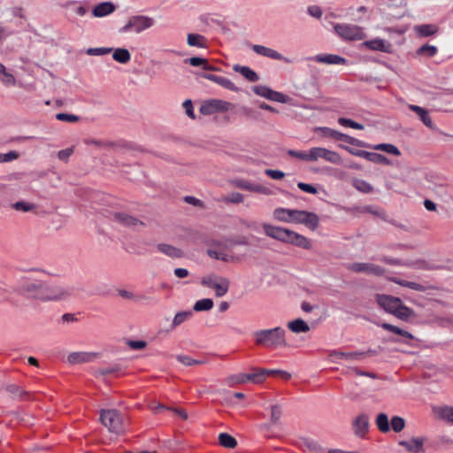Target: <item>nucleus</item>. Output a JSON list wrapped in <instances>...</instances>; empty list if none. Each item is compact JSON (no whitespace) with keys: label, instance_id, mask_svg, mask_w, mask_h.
<instances>
[{"label":"nucleus","instance_id":"f257e3e1","mask_svg":"<svg viewBox=\"0 0 453 453\" xmlns=\"http://www.w3.org/2000/svg\"><path fill=\"white\" fill-rule=\"evenodd\" d=\"M255 343L268 349L287 346L286 331L280 326L257 330L254 333Z\"/></svg>","mask_w":453,"mask_h":453},{"label":"nucleus","instance_id":"f03ea898","mask_svg":"<svg viewBox=\"0 0 453 453\" xmlns=\"http://www.w3.org/2000/svg\"><path fill=\"white\" fill-rule=\"evenodd\" d=\"M376 302L385 311L393 314L399 319L408 320L415 315L414 311L405 306L398 297L388 295H377Z\"/></svg>","mask_w":453,"mask_h":453},{"label":"nucleus","instance_id":"7ed1b4c3","mask_svg":"<svg viewBox=\"0 0 453 453\" xmlns=\"http://www.w3.org/2000/svg\"><path fill=\"white\" fill-rule=\"evenodd\" d=\"M35 289V296L45 300H65L73 295V289L69 286L53 284L46 286L45 289L47 293L42 294L43 287L42 285H36L32 283L29 285L28 289Z\"/></svg>","mask_w":453,"mask_h":453},{"label":"nucleus","instance_id":"20e7f679","mask_svg":"<svg viewBox=\"0 0 453 453\" xmlns=\"http://www.w3.org/2000/svg\"><path fill=\"white\" fill-rule=\"evenodd\" d=\"M100 421L110 433L121 434L125 431V418L116 409H102Z\"/></svg>","mask_w":453,"mask_h":453},{"label":"nucleus","instance_id":"39448f33","mask_svg":"<svg viewBox=\"0 0 453 453\" xmlns=\"http://www.w3.org/2000/svg\"><path fill=\"white\" fill-rule=\"evenodd\" d=\"M336 35L345 41H360L366 38L364 28L357 25L337 23L334 25Z\"/></svg>","mask_w":453,"mask_h":453},{"label":"nucleus","instance_id":"423d86ee","mask_svg":"<svg viewBox=\"0 0 453 453\" xmlns=\"http://www.w3.org/2000/svg\"><path fill=\"white\" fill-rule=\"evenodd\" d=\"M154 25V19L144 15H137L129 18L125 26H123L119 31L121 33L134 32L140 34L144 30L152 27Z\"/></svg>","mask_w":453,"mask_h":453},{"label":"nucleus","instance_id":"0eeeda50","mask_svg":"<svg viewBox=\"0 0 453 453\" xmlns=\"http://www.w3.org/2000/svg\"><path fill=\"white\" fill-rule=\"evenodd\" d=\"M201 284L206 288L214 289L215 296L221 297L227 293L230 282L224 277L207 275L202 278Z\"/></svg>","mask_w":453,"mask_h":453},{"label":"nucleus","instance_id":"6e6552de","mask_svg":"<svg viewBox=\"0 0 453 453\" xmlns=\"http://www.w3.org/2000/svg\"><path fill=\"white\" fill-rule=\"evenodd\" d=\"M310 162L318 161L319 158L334 165H342V159L339 153L323 147H313L309 150Z\"/></svg>","mask_w":453,"mask_h":453},{"label":"nucleus","instance_id":"1a4fd4ad","mask_svg":"<svg viewBox=\"0 0 453 453\" xmlns=\"http://www.w3.org/2000/svg\"><path fill=\"white\" fill-rule=\"evenodd\" d=\"M319 216L313 212L295 210L292 223L303 224L308 228L315 230L319 226Z\"/></svg>","mask_w":453,"mask_h":453},{"label":"nucleus","instance_id":"9d476101","mask_svg":"<svg viewBox=\"0 0 453 453\" xmlns=\"http://www.w3.org/2000/svg\"><path fill=\"white\" fill-rule=\"evenodd\" d=\"M207 255L210 257L224 262L232 260V257L227 253V246L221 242H211L207 249Z\"/></svg>","mask_w":453,"mask_h":453},{"label":"nucleus","instance_id":"9b49d317","mask_svg":"<svg viewBox=\"0 0 453 453\" xmlns=\"http://www.w3.org/2000/svg\"><path fill=\"white\" fill-rule=\"evenodd\" d=\"M348 269L353 273H364L369 275L380 276L384 274L385 269L372 263H352Z\"/></svg>","mask_w":453,"mask_h":453},{"label":"nucleus","instance_id":"f8f14e48","mask_svg":"<svg viewBox=\"0 0 453 453\" xmlns=\"http://www.w3.org/2000/svg\"><path fill=\"white\" fill-rule=\"evenodd\" d=\"M230 103L220 100L211 99L204 102L200 106V112L203 115H211L218 111H226L229 110Z\"/></svg>","mask_w":453,"mask_h":453},{"label":"nucleus","instance_id":"ddd939ff","mask_svg":"<svg viewBox=\"0 0 453 453\" xmlns=\"http://www.w3.org/2000/svg\"><path fill=\"white\" fill-rule=\"evenodd\" d=\"M369 417L365 413H360L352 422L353 432L356 436L363 438L369 430Z\"/></svg>","mask_w":453,"mask_h":453},{"label":"nucleus","instance_id":"4468645a","mask_svg":"<svg viewBox=\"0 0 453 453\" xmlns=\"http://www.w3.org/2000/svg\"><path fill=\"white\" fill-rule=\"evenodd\" d=\"M251 49L257 55L265 57V58H271L273 60H280V61H284L286 63H289V60L287 58L283 57L280 52H278L277 50H275L272 48H269V47H266L264 45H260V44H254L251 46Z\"/></svg>","mask_w":453,"mask_h":453},{"label":"nucleus","instance_id":"2eb2a0df","mask_svg":"<svg viewBox=\"0 0 453 453\" xmlns=\"http://www.w3.org/2000/svg\"><path fill=\"white\" fill-rule=\"evenodd\" d=\"M263 229L267 236L277 241L286 242L289 229L276 226L267 223L263 224Z\"/></svg>","mask_w":453,"mask_h":453},{"label":"nucleus","instance_id":"dca6fc26","mask_svg":"<svg viewBox=\"0 0 453 453\" xmlns=\"http://www.w3.org/2000/svg\"><path fill=\"white\" fill-rule=\"evenodd\" d=\"M362 46L371 50L386 53L392 52V44L389 42L380 38H374L369 41H365L362 43Z\"/></svg>","mask_w":453,"mask_h":453},{"label":"nucleus","instance_id":"f3484780","mask_svg":"<svg viewBox=\"0 0 453 453\" xmlns=\"http://www.w3.org/2000/svg\"><path fill=\"white\" fill-rule=\"evenodd\" d=\"M424 437H412L407 441H400L399 445L403 446L410 453H424Z\"/></svg>","mask_w":453,"mask_h":453},{"label":"nucleus","instance_id":"a211bd4d","mask_svg":"<svg viewBox=\"0 0 453 453\" xmlns=\"http://www.w3.org/2000/svg\"><path fill=\"white\" fill-rule=\"evenodd\" d=\"M97 357L96 352H73L68 355L67 361L71 365H79L92 362Z\"/></svg>","mask_w":453,"mask_h":453},{"label":"nucleus","instance_id":"6ab92c4d","mask_svg":"<svg viewBox=\"0 0 453 453\" xmlns=\"http://www.w3.org/2000/svg\"><path fill=\"white\" fill-rule=\"evenodd\" d=\"M113 217L115 221L127 227L138 228L143 225L141 220L125 212L115 213Z\"/></svg>","mask_w":453,"mask_h":453},{"label":"nucleus","instance_id":"aec40b11","mask_svg":"<svg viewBox=\"0 0 453 453\" xmlns=\"http://www.w3.org/2000/svg\"><path fill=\"white\" fill-rule=\"evenodd\" d=\"M311 59L317 63L326 65H345L347 63L344 58L335 54H318Z\"/></svg>","mask_w":453,"mask_h":453},{"label":"nucleus","instance_id":"412c9836","mask_svg":"<svg viewBox=\"0 0 453 453\" xmlns=\"http://www.w3.org/2000/svg\"><path fill=\"white\" fill-rule=\"evenodd\" d=\"M286 243H290L305 250L311 248V243L309 239L291 230H288Z\"/></svg>","mask_w":453,"mask_h":453},{"label":"nucleus","instance_id":"4be33fe9","mask_svg":"<svg viewBox=\"0 0 453 453\" xmlns=\"http://www.w3.org/2000/svg\"><path fill=\"white\" fill-rule=\"evenodd\" d=\"M234 184L237 188L244 189V190H248V191H251V192H255V193H260V194H264V195L272 194V191L268 188H265V187L258 185V184L251 183L248 180H238L234 182Z\"/></svg>","mask_w":453,"mask_h":453},{"label":"nucleus","instance_id":"5701e85b","mask_svg":"<svg viewBox=\"0 0 453 453\" xmlns=\"http://www.w3.org/2000/svg\"><path fill=\"white\" fill-rule=\"evenodd\" d=\"M202 77H203L204 79H207L209 81H211L219 84V86H221L225 88H227L231 91L238 90L237 87L229 79L226 78V77L219 76V75H215V74H209V73H203V74H202Z\"/></svg>","mask_w":453,"mask_h":453},{"label":"nucleus","instance_id":"b1692460","mask_svg":"<svg viewBox=\"0 0 453 453\" xmlns=\"http://www.w3.org/2000/svg\"><path fill=\"white\" fill-rule=\"evenodd\" d=\"M434 416L437 419L444 420L448 423L453 424V407L452 406H439L433 410Z\"/></svg>","mask_w":453,"mask_h":453},{"label":"nucleus","instance_id":"393cba45","mask_svg":"<svg viewBox=\"0 0 453 453\" xmlns=\"http://www.w3.org/2000/svg\"><path fill=\"white\" fill-rule=\"evenodd\" d=\"M116 7L111 2H103L96 5L92 11V14L96 18H103L111 14Z\"/></svg>","mask_w":453,"mask_h":453},{"label":"nucleus","instance_id":"a878e982","mask_svg":"<svg viewBox=\"0 0 453 453\" xmlns=\"http://www.w3.org/2000/svg\"><path fill=\"white\" fill-rule=\"evenodd\" d=\"M409 108L420 118V119L424 123V125H426L427 127H429L431 129H434V127H435L434 124L432 119L430 118L429 112L427 110H426L420 106L414 105V104H411L409 106Z\"/></svg>","mask_w":453,"mask_h":453},{"label":"nucleus","instance_id":"bb28decb","mask_svg":"<svg viewBox=\"0 0 453 453\" xmlns=\"http://www.w3.org/2000/svg\"><path fill=\"white\" fill-rule=\"evenodd\" d=\"M294 213L295 210L280 207L273 211V216L275 220L292 223Z\"/></svg>","mask_w":453,"mask_h":453},{"label":"nucleus","instance_id":"cd10ccee","mask_svg":"<svg viewBox=\"0 0 453 453\" xmlns=\"http://www.w3.org/2000/svg\"><path fill=\"white\" fill-rule=\"evenodd\" d=\"M157 249L161 253L172 258H179L183 257V252L179 248L172 246L170 244L159 243L157 245Z\"/></svg>","mask_w":453,"mask_h":453},{"label":"nucleus","instance_id":"c85d7f7f","mask_svg":"<svg viewBox=\"0 0 453 453\" xmlns=\"http://www.w3.org/2000/svg\"><path fill=\"white\" fill-rule=\"evenodd\" d=\"M5 391L12 399L24 400L27 395V392L15 384H10L5 387Z\"/></svg>","mask_w":453,"mask_h":453},{"label":"nucleus","instance_id":"c756f323","mask_svg":"<svg viewBox=\"0 0 453 453\" xmlns=\"http://www.w3.org/2000/svg\"><path fill=\"white\" fill-rule=\"evenodd\" d=\"M290 331L296 334L306 333L310 330L309 325L302 319H297L288 323Z\"/></svg>","mask_w":453,"mask_h":453},{"label":"nucleus","instance_id":"7c9ffc66","mask_svg":"<svg viewBox=\"0 0 453 453\" xmlns=\"http://www.w3.org/2000/svg\"><path fill=\"white\" fill-rule=\"evenodd\" d=\"M112 58L119 64H127L131 59V54L125 48L112 49Z\"/></svg>","mask_w":453,"mask_h":453},{"label":"nucleus","instance_id":"2f4dec72","mask_svg":"<svg viewBox=\"0 0 453 453\" xmlns=\"http://www.w3.org/2000/svg\"><path fill=\"white\" fill-rule=\"evenodd\" d=\"M233 69L241 73L243 77H245L249 81H258V75L256 72H254L252 69H250L248 66H242L240 65H234Z\"/></svg>","mask_w":453,"mask_h":453},{"label":"nucleus","instance_id":"473e14b6","mask_svg":"<svg viewBox=\"0 0 453 453\" xmlns=\"http://www.w3.org/2000/svg\"><path fill=\"white\" fill-rule=\"evenodd\" d=\"M391 280L393 282H395V284H398L402 287H405V288H409L411 289H413V290H416V291H419V292H425L426 291L429 287H426L424 285H421L419 283H416V282H413V281H408V280H401V279H398V278H392Z\"/></svg>","mask_w":453,"mask_h":453},{"label":"nucleus","instance_id":"72a5a7b5","mask_svg":"<svg viewBox=\"0 0 453 453\" xmlns=\"http://www.w3.org/2000/svg\"><path fill=\"white\" fill-rule=\"evenodd\" d=\"M375 425L379 431L383 434L388 433L390 431V423L388 419V416L386 413H379L375 418Z\"/></svg>","mask_w":453,"mask_h":453},{"label":"nucleus","instance_id":"f704fd0d","mask_svg":"<svg viewBox=\"0 0 453 453\" xmlns=\"http://www.w3.org/2000/svg\"><path fill=\"white\" fill-rule=\"evenodd\" d=\"M187 42L191 47L206 48V39L203 35L198 34H188Z\"/></svg>","mask_w":453,"mask_h":453},{"label":"nucleus","instance_id":"c9c22d12","mask_svg":"<svg viewBox=\"0 0 453 453\" xmlns=\"http://www.w3.org/2000/svg\"><path fill=\"white\" fill-rule=\"evenodd\" d=\"M193 316V312L191 311H179L175 314L172 325L171 329H174L185 321L191 319Z\"/></svg>","mask_w":453,"mask_h":453},{"label":"nucleus","instance_id":"e433bc0d","mask_svg":"<svg viewBox=\"0 0 453 453\" xmlns=\"http://www.w3.org/2000/svg\"><path fill=\"white\" fill-rule=\"evenodd\" d=\"M219 444L226 449H234L237 446V441L227 433H221L219 434Z\"/></svg>","mask_w":453,"mask_h":453},{"label":"nucleus","instance_id":"4c0bfd02","mask_svg":"<svg viewBox=\"0 0 453 453\" xmlns=\"http://www.w3.org/2000/svg\"><path fill=\"white\" fill-rule=\"evenodd\" d=\"M0 81L6 86H14L16 84L15 77L9 72L6 67L0 63Z\"/></svg>","mask_w":453,"mask_h":453},{"label":"nucleus","instance_id":"58836bf2","mask_svg":"<svg viewBox=\"0 0 453 453\" xmlns=\"http://www.w3.org/2000/svg\"><path fill=\"white\" fill-rule=\"evenodd\" d=\"M414 29L421 36H429L437 33L438 27L434 24H425L417 26Z\"/></svg>","mask_w":453,"mask_h":453},{"label":"nucleus","instance_id":"ea45409f","mask_svg":"<svg viewBox=\"0 0 453 453\" xmlns=\"http://www.w3.org/2000/svg\"><path fill=\"white\" fill-rule=\"evenodd\" d=\"M331 357L334 358H344L349 361H354L359 360L362 357H364V353L334 351L331 353Z\"/></svg>","mask_w":453,"mask_h":453},{"label":"nucleus","instance_id":"a19ab883","mask_svg":"<svg viewBox=\"0 0 453 453\" xmlns=\"http://www.w3.org/2000/svg\"><path fill=\"white\" fill-rule=\"evenodd\" d=\"M214 303L211 298H203L195 303L193 310L195 311H208L212 309Z\"/></svg>","mask_w":453,"mask_h":453},{"label":"nucleus","instance_id":"79ce46f5","mask_svg":"<svg viewBox=\"0 0 453 453\" xmlns=\"http://www.w3.org/2000/svg\"><path fill=\"white\" fill-rule=\"evenodd\" d=\"M372 149L375 150H381L397 157L401 155L399 149L396 146L390 143H379L372 146Z\"/></svg>","mask_w":453,"mask_h":453},{"label":"nucleus","instance_id":"37998d69","mask_svg":"<svg viewBox=\"0 0 453 453\" xmlns=\"http://www.w3.org/2000/svg\"><path fill=\"white\" fill-rule=\"evenodd\" d=\"M380 326L385 329V330H388L389 332H392V333H395L396 334H399L403 337H405V338H408V339H413V335L408 332V331H405L403 329H401L395 326H393L391 324H388V323H382L380 324Z\"/></svg>","mask_w":453,"mask_h":453},{"label":"nucleus","instance_id":"c03bdc74","mask_svg":"<svg viewBox=\"0 0 453 453\" xmlns=\"http://www.w3.org/2000/svg\"><path fill=\"white\" fill-rule=\"evenodd\" d=\"M85 144L89 146H94L98 150H107L113 147V143L108 141L104 140H96V139H87L85 140Z\"/></svg>","mask_w":453,"mask_h":453},{"label":"nucleus","instance_id":"a18cd8bd","mask_svg":"<svg viewBox=\"0 0 453 453\" xmlns=\"http://www.w3.org/2000/svg\"><path fill=\"white\" fill-rule=\"evenodd\" d=\"M334 139L335 140H339V141H343V142H346L349 144H352V145H357V146H365V143L354 137H351L348 134H342L339 131H335V134H334Z\"/></svg>","mask_w":453,"mask_h":453},{"label":"nucleus","instance_id":"49530a36","mask_svg":"<svg viewBox=\"0 0 453 453\" xmlns=\"http://www.w3.org/2000/svg\"><path fill=\"white\" fill-rule=\"evenodd\" d=\"M271 423L272 425H278L282 416V408L280 404H273L270 407Z\"/></svg>","mask_w":453,"mask_h":453},{"label":"nucleus","instance_id":"de8ad7c7","mask_svg":"<svg viewBox=\"0 0 453 453\" xmlns=\"http://www.w3.org/2000/svg\"><path fill=\"white\" fill-rule=\"evenodd\" d=\"M366 160L375 163V164H381V165H389L390 161L388 157H386L384 155L374 153V152H369L367 154Z\"/></svg>","mask_w":453,"mask_h":453},{"label":"nucleus","instance_id":"09e8293b","mask_svg":"<svg viewBox=\"0 0 453 453\" xmlns=\"http://www.w3.org/2000/svg\"><path fill=\"white\" fill-rule=\"evenodd\" d=\"M404 427H405V420L403 418H402L400 416H394L391 418L390 428H392V430L395 433L402 432L404 429Z\"/></svg>","mask_w":453,"mask_h":453},{"label":"nucleus","instance_id":"8fccbe9b","mask_svg":"<svg viewBox=\"0 0 453 453\" xmlns=\"http://www.w3.org/2000/svg\"><path fill=\"white\" fill-rule=\"evenodd\" d=\"M244 200V197L242 196V194L239 193V192H233L224 197H222L221 201L226 203H234V204H238V203H242Z\"/></svg>","mask_w":453,"mask_h":453},{"label":"nucleus","instance_id":"3c124183","mask_svg":"<svg viewBox=\"0 0 453 453\" xmlns=\"http://www.w3.org/2000/svg\"><path fill=\"white\" fill-rule=\"evenodd\" d=\"M302 441H303V445L307 449H309L312 452L319 453V452H321L323 449L322 447L319 445V443L312 439L303 438L302 440Z\"/></svg>","mask_w":453,"mask_h":453},{"label":"nucleus","instance_id":"603ef678","mask_svg":"<svg viewBox=\"0 0 453 453\" xmlns=\"http://www.w3.org/2000/svg\"><path fill=\"white\" fill-rule=\"evenodd\" d=\"M35 207V204L25 201H19L12 204V209L23 212L31 211Z\"/></svg>","mask_w":453,"mask_h":453},{"label":"nucleus","instance_id":"864d4df0","mask_svg":"<svg viewBox=\"0 0 453 453\" xmlns=\"http://www.w3.org/2000/svg\"><path fill=\"white\" fill-rule=\"evenodd\" d=\"M177 360L181 363L182 365H186V366H192V365H203L204 364V362L203 360H196V359H193L191 358L190 357L188 356H186V355H178L176 357Z\"/></svg>","mask_w":453,"mask_h":453},{"label":"nucleus","instance_id":"5fc2aeb1","mask_svg":"<svg viewBox=\"0 0 453 453\" xmlns=\"http://www.w3.org/2000/svg\"><path fill=\"white\" fill-rule=\"evenodd\" d=\"M348 13L352 17V19L355 21H361L363 19L362 15L366 13L367 8L365 6H360L356 11L350 7L348 10Z\"/></svg>","mask_w":453,"mask_h":453},{"label":"nucleus","instance_id":"6e6d98bb","mask_svg":"<svg viewBox=\"0 0 453 453\" xmlns=\"http://www.w3.org/2000/svg\"><path fill=\"white\" fill-rule=\"evenodd\" d=\"M252 90L256 95L266 98L268 100L273 91V89H271L270 88L262 85L253 87Z\"/></svg>","mask_w":453,"mask_h":453},{"label":"nucleus","instance_id":"4d7b16f0","mask_svg":"<svg viewBox=\"0 0 453 453\" xmlns=\"http://www.w3.org/2000/svg\"><path fill=\"white\" fill-rule=\"evenodd\" d=\"M354 187L363 193H371L373 190L372 186L363 180H356L354 183Z\"/></svg>","mask_w":453,"mask_h":453},{"label":"nucleus","instance_id":"13d9d810","mask_svg":"<svg viewBox=\"0 0 453 453\" xmlns=\"http://www.w3.org/2000/svg\"><path fill=\"white\" fill-rule=\"evenodd\" d=\"M338 123L343 127H349L354 129L363 130L364 126L353 121L352 119H346V118H340L338 119Z\"/></svg>","mask_w":453,"mask_h":453},{"label":"nucleus","instance_id":"bf43d9fd","mask_svg":"<svg viewBox=\"0 0 453 453\" xmlns=\"http://www.w3.org/2000/svg\"><path fill=\"white\" fill-rule=\"evenodd\" d=\"M112 51V48L99 47L89 48L87 50V54L90 56H104Z\"/></svg>","mask_w":453,"mask_h":453},{"label":"nucleus","instance_id":"052dcab7","mask_svg":"<svg viewBox=\"0 0 453 453\" xmlns=\"http://www.w3.org/2000/svg\"><path fill=\"white\" fill-rule=\"evenodd\" d=\"M436 52H437V48L435 46L428 45V44L423 45L422 47H420L418 50V54L425 55L426 57H433L436 54Z\"/></svg>","mask_w":453,"mask_h":453},{"label":"nucleus","instance_id":"680f3d73","mask_svg":"<svg viewBox=\"0 0 453 453\" xmlns=\"http://www.w3.org/2000/svg\"><path fill=\"white\" fill-rule=\"evenodd\" d=\"M19 157V153L15 150H11L7 153L0 154V163H7L16 160Z\"/></svg>","mask_w":453,"mask_h":453},{"label":"nucleus","instance_id":"e2e57ef3","mask_svg":"<svg viewBox=\"0 0 453 453\" xmlns=\"http://www.w3.org/2000/svg\"><path fill=\"white\" fill-rule=\"evenodd\" d=\"M226 383L229 386L246 383L245 378H244V373L234 374V375L228 377L226 379Z\"/></svg>","mask_w":453,"mask_h":453},{"label":"nucleus","instance_id":"0e129e2a","mask_svg":"<svg viewBox=\"0 0 453 453\" xmlns=\"http://www.w3.org/2000/svg\"><path fill=\"white\" fill-rule=\"evenodd\" d=\"M269 100L278 102V103L286 104L288 102L289 98H288V96H287L286 95H284L280 92L273 90Z\"/></svg>","mask_w":453,"mask_h":453},{"label":"nucleus","instance_id":"69168bd1","mask_svg":"<svg viewBox=\"0 0 453 453\" xmlns=\"http://www.w3.org/2000/svg\"><path fill=\"white\" fill-rule=\"evenodd\" d=\"M56 119L60 121H65V122H77L79 120V117L73 114H68V113H58L56 115Z\"/></svg>","mask_w":453,"mask_h":453},{"label":"nucleus","instance_id":"338daca9","mask_svg":"<svg viewBox=\"0 0 453 453\" xmlns=\"http://www.w3.org/2000/svg\"><path fill=\"white\" fill-rule=\"evenodd\" d=\"M288 154L293 157L298 158L300 160L309 161V151H298L294 150H288Z\"/></svg>","mask_w":453,"mask_h":453},{"label":"nucleus","instance_id":"774afa93","mask_svg":"<svg viewBox=\"0 0 453 453\" xmlns=\"http://www.w3.org/2000/svg\"><path fill=\"white\" fill-rule=\"evenodd\" d=\"M317 133H319L322 137H331L334 139V134L336 130H334L329 127H317L315 129Z\"/></svg>","mask_w":453,"mask_h":453}]
</instances>
